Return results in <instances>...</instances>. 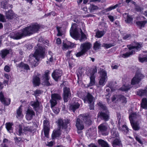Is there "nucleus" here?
I'll return each instance as SVG.
<instances>
[{
  "mask_svg": "<svg viewBox=\"0 0 147 147\" xmlns=\"http://www.w3.org/2000/svg\"><path fill=\"white\" fill-rule=\"evenodd\" d=\"M40 28V26L36 23L25 27L19 31L11 32L9 36L14 39L18 40L37 32Z\"/></svg>",
  "mask_w": 147,
  "mask_h": 147,
  "instance_id": "nucleus-1",
  "label": "nucleus"
},
{
  "mask_svg": "<svg viewBox=\"0 0 147 147\" xmlns=\"http://www.w3.org/2000/svg\"><path fill=\"white\" fill-rule=\"evenodd\" d=\"M37 49H36V51L34 55L31 54L30 57L31 58L30 60L31 61L33 64H36L37 63V61H38L44 58L45 55L44 49L43 46H42L40 44H38L37 45Z\"/></svg>",
  "mask_w": 147,
  "mask_h": 147,
  "instance_id": "nucleus-2",
  "label": "nucleus"
},
{
  "mask_svg": "<svg viewBox=\"0 0 147 147\" xmlns=\"http://www.w3.org/2000/svg\"><path fill=\"white\" fill-rule=\"evenodd\" d=\"M80 118L77 119L76 122V126L78 130H82L84 128L83 122L88 125H90L91 122L88 116H80Z\"/></svg>",
  "mask_w": 147,
  "mask_h": 147,
  "instance_id": "nucleus-3",
  "label": "nucleus"
},
{
  "mask_svg": "<svg viewBox=\"0 0 147 147\" xmlns=\"http://www.w3.org/2000/svg\"><path fill=\"white\" fill-rule=\"evenodd\" d=\"M98 105L103 110L101 112L98 113V117H99L100 118L105 121H108L109 116L108 114L109 112L107 108L105 105L102 104L101 102L98 103Z\"/></svg>",
  "mask_w": 147,
  "mask_h": 147,
  "instance_id": "nucleus-4",
  "label": "nucleus"
},
{
  "mask_svg": "<svg viewBox=\"0 0 147 147\" xmlns=\"http://www.w3.org/2000/svg\"><path fill=\"white\" fill-rule=\"evenodd\" d=\"M127 47L128 48L125 49L126 52L121 55V57L124 58H127L135 53V50L137 49L138 47V44L137 43L135 46L132 45H127Z\"/></svg>",
  "mask_w": 147,
  "mask_h": 147,
  "instance_id": "nucleus-5",
  "label": "nucleus"
},
{
  "mask_svg": "<svg viewBox=\"0 0 147 147\" xmlns=\"http://www.w3.org/2000/svg\"><path fill=\"white\" fill-rule=\"evenodd\" d=\"M137 115L136 113H133L129 115V119L131 124L133 128L135 130L138 129Z\"/></svg>",
  "mask_w": 147,
  "mask_h": 147,
  "instance_id": "nucleus-6",
  "label": "nucleus"
},
{
  "mask_svg": "<svg viewBox=\"0 0 147 147\" xmlns=\"http://www.w3.org/2000/svg\"><path fill=\"white\" fill-rule=\"evenodd\" d=\"M98 132L99 134L103 136H107L108 133L107 130L109 128L108 124L106 123H104L100 124L98 126Z\"/></svg>",
  "mask_w": 147,
  "mask_h": 147,
  "instance_id": "nucleus-7",
  "label": "nucleus"
},
{
  "mask_svg": "<svg viewBox=\"0 0 147 147\" xmlns=\"http://www.w3.org/2000/svg\"><path fill=\"white\" fill-rule=\"evenodd\" d=\"M76 24H74L72 25L70 30V33L71 36L76 40L78 39L80 37V34L76 28Z\"/></svg>",
  "mask_w": 147,
  "mask_h": 147,
  "instance_id": "nucleus-8",
  "label": "nucleus"
},
{
  "mask_svg": "<svg viewBox=\"0 0 147 147\" xmlns=\"http://www.w3.org/2000/svg\"><path fill=\"white\" fill-rule=\"evenodd\" d=\"M43 131L45 136L48 138L50 130L49 119L44 117L43 121Z\"/></svg>",
  "mask_w": 147,
  "mask_h": 147,
  "instance_id": "nucleus-9",
  "label": "nucleus"
},
{
  "mask_svg": "<svg viewBox=\"0 0 147 147\" xmlns=\"http://www.w3.org/2000/svg\"><path fill=\"white\" fill-rule=\"evenodd\" d=\"M85 102H87L89 104L90 109V110L94 109V106L93 97L89 93H88L84 99Z\"/></svg>",
  "mask_w": 147,
  "mask_h": 147,
  "instance_id": "nucleus-10",
  "label": "nucleus"
},
{
  "mask_svg": "<svg viewBox=\"0 0 147 147\" xmlns=\"http://www.w3.org/2000/svg\"><path fill=\"white\" fill-rule=\"evenodd\" d=\"M63 96L64 102H67L71 96V92L69 88L66 86L64 87Z\"/></svg>",
  "mask_w": 147,
  "mask_h": 147,
  "instance_id": "nucleus-11",
  "label": "nucleus"
},
{
  "mask_svg": "<svg viewBox=\"0 0 147 147\" xmlns=\"http://www.w3.org/2000/svg\"><path fill=\"white\" fill-rule=\"evenodd\" d=\"M97 72V69L95 67L92 69L90 73V82L88 86H91L94 85L95 84V78Z\"/></svg>",
  "mask_w": 147,
  "mask_h": 147,
  "instance_id": "nucleus-12",
  "label": "nucleus"
},
{
  "mask_svg": "<svg viewBox=\"0 0 147 147\" xmlns=\"http://www.w3.org/2000/svg\"><path fill=\"white\" fill-rule=\"evenodd\" d=\"M49 72L48 71H46L42 76L41 82L42 84L44 86H48L51 85V84L49 81Z\"/></svg>",
  "mask_w": 147,
  "mask_h": 147,
  "instance_id": "nucleus-13",
  "label": "nucleus"
},
{
  "mask_svg": "<svg viewBox=\"0 0 147 147\" xmlns=\"http://www.w3.org/2000/svg\"><path fill=\"white\" fill-rule=\"evenodd\" d=\"M70 122V120L68 119L63 120L62 119H59L58 120L57 123L60 128L66 129Z\"/></svg>",
  "mask_w": 147,
  "mask_h": 147,
  "instance_id": "nucleus-14",
  "label": "nucleus"
},
{
  "mask_svg": "<svg viewBox=\"0 0 147 147\" xmlns=\"http://www.w3.org/2000/svg\"><path fill=\"white\" fill-rule=\"evenodd\" d=\"M33 129V127L31 126L23 127L22 125H20L19 126L18 135H21L23 133L26 131H31Z\"/></svg>",
  "mask_w": 147,
  "mask_h": 147,
  "instance_id": "nucleus-15",
  "label": "nucleus"
},
{
  "mask_svg": "<svg viewBox=\"0 0 147 147\" xmlns=\"http://www.w3.org/2000/svg\"><path fill=\"white\" fill-rule=\"evenodd\" d=\"M92 46V44L89 42H86L81 44L80 48L85 53L90 49Z\"/></svg>",
  "mask_w": 147,
  "mask_h": 147,
  "instance_id": "nucleus-16",
  "label": "nucleus"
},
{
  "mask_svg": "<svg viewBox=\"0 0 147 147\" xmlns=\"http://www.w3.org/2000/svg\"><path fill=\"white\" fill-rule=\"evenodd\" d=\"M40 74H38L36 76H33L32 83L34 86H39L40 83Z\"/></svg>",
  "mask_w": 147,
  "mask_h": 147,
  "instance_id": "nucleus-17",
  "label": "nucleus"
},
{
  "mask_svg": "<svg viewBox=\"0 0 147 147\" xmlns=\"http://www.w3.org/2000/svg\"><path fill=\"white\" fill-rule=\"evenodd\" d=\"M62 73L61 70H56L53 73L52 76L55 81H57L61 77Z\"/></svg>",
  "mask_w": 147,
  "mask_h": 147,
  "instance_id": "nucleus-18",
  "label": "nucleus"
},
{
  "mask_svg": "<svg viewBox=\"0 0 147 147\" xmlns=\"http://www.w3.org/2000/svg\"><path fill=\"white\" fill-rule=\"evenodd\" d=\"M0 100L2 103L5 105H8L10 104V98H5L3 94L1 92H0Z\"/></svg>",
  "mask_w": 147,
  "mask_h": 147,
  "instance_id": "nucleus-19",
  "label": "nucleus"
},
{
  "mask_svg": "<svg viewBox=\"0 0 147 147\" xmlns=\"http://www.w3.org/2000/svg\"><path fill=\"white\" fill-rule=\"evenodd\" d=\"M30 105L32 106L35 111L37 113L40 109V104L39 101L37 100L36 101H31L30 103Z\"/></svg>",
  "mask_w": 147,
  "mask_h": 147,
  "instance_id": "nucleus-20",
  "label": "nucleus"
},
{
  "mask_svg": "<svg viewBox=\"0 0 147 147\" xmlns=\"http://www.w3.org/2000/svg\"><path fill=\"white\" fill-rule=\"evenodd\" d=\"M35 115V113L33 110L30 109H28L26 116V119L28 120H31Z\"/></svg>",
  "mask_w": 147,
  "mask_h": 147,
  "instance_id": "nucleus-21",
  "label": "nucleus"
},
{
  "mask_svg": "<svg viewBox=\"0 0 147 147\" xmlns=\"http://www.w3.org/2000/svg\"><path fill=\"white\" fill-rule=\"evenodd\" d=\"M75 47V45L73 43L70 42H67L65 43H63V50H66L70 47Z\"/></svg>",
  "mask_w": 147,
  "mask_h": 147,
  "instance_id": "nucleus-22",
  "label": "nucleus"
},
{
  "mask_svg": "<svg viewBox=\"0 0 147 147\" xmlns=\"http://www.w3.org/2000/svg\"><path fill=\"white\" fill-rule=\"evenodd\" d=\"M112 146L113 147H122V145L119 138H115L113 141Z\"/></svg>",
  "mask_w": 147,
  "mask_h": 147,
  "instance_id": "nucleus-23",
  "label": "nucleus"
},
{
  "mask_svg": "<svg viewBox=\"0 0 147 147\" xmlns=\"http://www.w3.org/2000/svg\"><path fill=\"white\" fill-rule=\"evenodd\" d=\"M123 16L125 19V22L128 24H130L131 23L133 20V18L131 16L128 15L126 13H125L123 14Z\"/></svg>",
  "mask_w": 147,
  "mask_h": 147,
  "instance_id": "nucleus-24",
  "label": "nucleus"
},
{
  "mask_svg": "<svg viewBox=\"0 0 147 147\" xmlns=\"http://www.w3.org/2000/svg\"><path fill=\"white\" fill-rule=\"evenodd\" d=\"M14 15V13L12 10H9L8 11H5V16L7 19H11L13 18Z\"/></svg>",
  "mask_w": 147,
  "mask_h": 147,
  "instance_id": "nucleus-25",
  "label": "nucleus"
},
{
  "mask_svg": "<svg viewBox=\"0 0 147 147\" xmlns=\"http://www.w3.org/2000/svg\"><path fill=\"white\" fill-rule=\"evenodd\" d=\"M119 129L125 134H127L129 131V129L126 125H123L121 127L119 126Z\"/></svg>",
  "mask_w": 147,
  "mask_h": 147,
  "instance_id": "nucleus-26",
  "label": "nucleus"
},
{
  "mask_svg": "<svg viewBox=\"0 0 147 147\" xmlns=\"http://www.w3.org/2000/svg\"><path fill=\"white\" fill-rule=\"evenodd\" d=\"M98 73L100 74L99 78L107 79V71L103 69H100Z\"/></svg>",
  "mask_w": 147,
  "mask_h": 147,
  "instance_id": "nucleus-27",
  "label": "nucleus"
},
{
  "mask_svg": "<svg viewBox=\"0 0 147 147\" xmlns=\"http://www.w3.org/2000/svg\"><path fill=\"white\" fill-rule=\"evenodd\" d=\"M23 117L22 109L20 106L16 111V117L18 119H20L22 118Z\"/></svg>",
  "mask_w": 147,
  "mask_h": 147,
  "instance_id": "nucleus-28",
  "label": "nucleus"
},
{
  "mask_svg": "<svg viewBox=\"0 0 147 147\" xmlns=\"http://www.w3.org/2000/svg\"><path fill=\"white\" fill-rule=\"evenodd\" d=\"M107 80V79L99 78L98 85L97 86V87H100L104 86Z\"/></svg>",
  "mask_w": 147,
  "mask_h": 147,
  "instance_id": "nucleus-29",
  "label": "nucleus"
},
{
  "mask_svg": "<svg viewBox=\"0 0 147 147\" xmlns=\"http://www.w3.org/2000/svg\"><path fill=\"white\" fill-rule=\"evenodd\" d=\"M80 106V104L76 101L75 102V103H73L71 105L70 108L73 111V112H74L76 109L79 108Z\"/></svg>",
  "mask_w": 147,
  "mask_h": 147,
  "instance_id": "nucleus-30",
  "label": "nucleus"
},
{
  "mask_svg": "<svg viewBox=\"0 0 147 147\" xmlns=\"http://www.w3.org/2000/svg\"><path fill=\"white\" fill-rule=\"evenodd\" d=\"M98 142L102 147H110L108 143L103 140L100 139L98 140Z\"/></svg>",
  "mask_w": 147,
  "mask_h": 147,
  "instance_id": "nucleus-31",
  "label": "nucleus"
},
{
  "mask_svg": "<svg viewBox=\"0 0 147 147\" xmlns=\"http://www.w3.org/2000/svg\"><path fill=\"white\" fill-rule=\"evenodd\" d=\"M13 125V123H7L5 124L6 128L10 133L13 132V129L12 126Z\"/></svg>",
  "mask_w": 147,
  "mask_h": 147,
  "instance_id": "nucleus-32",
  "label": "nucleus"
},
{
  "mask_svg": "<svg viewBox=\"0 0 147 147\" xmlns=\"http://www.w3.org/2000/svg\"><path fill=\"white\" fill-rule=\"evenodd\" d=\"M111 134L112 137L113 138H117L119 137V135L118 132L116 131V129L115 128H113L111 131Z\"/></svg>",
  "mask_w": 147,
  "mask_h": 147,
  "instance_id": "nucleus-33",
  "label": "nucleus"
},
{
  "mask_svg": "<svg viewBox=\"0 0 147 147\" xmlns=\"http://www.w3.org/2000/svg\"><path fill=\"white\" fill-rule=\"evenodd\" d=\"M9 53V50L5 49L1 51L0 55L2 58H4L7 54Z\"/></svg>",
  "mask_w": 147,
  "mask_h": 147,
  "instance_id": "nucleus-34",
  "label": "nucleus"
},
{
  "mask_svg": "<svg viewBox=\"0 0 147 147\" xmlns=\"http://www.w3.org/2000/svg\"><path fill=\"white\" fill-rule=\"evenodd\" d=\"M105 33V32L104 30H98L96 32L95 36L97 38H101Z\"/></svg>",
  "mask_w": 147,
  "mask_h": 147,
  "instance_id": "nucleus-35",
  "label": "nucleus"
},
{
  "mask_svg": "<svg viewBox=\"0 0 147 147\" xmlns=\"http://www.w3.org/2000/svg\"><path fill=\"white\" fill-rule=\"evenodd\" d=\"M13 7L12 5H10L8 4L6 2H3L2 3V8L5 9H8L9 8H12Z\"/></svg>",
  "mask_w": 147,
  "mask_h": 147,
  "instance_id": "nucleus-36",
  "label": "nucleus"
},
{
  "mask_svg": "<svg viewBox=\"0 0 147 147\" xmlns=\"http://www.w3.org/2000/svg\"><path fill=\"white\" fill-rule=\"evenodd\" d=\"M141 106L144 109H147V99L146 98H142V100Z\"/></svg>",
  "mask_w": 147,
  "mask_h": 147,
  "instance_id": "nucleus-37",
  "label": "nucleus"
},
{
  "mask_svg": "<svg viewBox=\"0 0 147 147\" xmlns=\"http://www.w3.org/2000/svg\"><path fill=\"white\" fill-rule=\"evenodd\" d=\"M51 98L56 100H60L61 99V96L59 94L57 93L52 94L51 95Z\"/></svg>",
  "mask_w": 147,
  "mask_h": 147,
  "instance_id": "nucleus-38",
  "label": "nucleus"
},
{
  "mask_svg": "<svg viewBox=\"0 0 147 147\" xmlns=\"http://www.w3.org/2000/svg\"><path fill=\"white\" fill-rule=\"evenodd\" d=\"M147 23V21L146 20L138 21V28L141 29L142 28L144 27Z\"/></svg>",
  "mask_w": 147,
  "mask_h": 147,
  "instance_id": "nucleus-39",
  "label": "nucleus"
},
{
  "mask_svg": "<svg viewBox=\"0 0 147 147\" xmlns=\"http://www.w3.org/2000/svg\"><path fill=\"white\" fill-rule=\"evenodd\" d=\"M98 8V7L97 6L93 4H91L90 7L89 8V9L90 12H92L94 11L97 10Z\"/></svg>",
  "mask_w": 147,
  "mask_h": 147,
  "instance_id": "nucleus-40",
  "label": "nucleus"
},
{
  "mask_svg": "<svg viewBox=\"0 0 147 147\" xmlns=\"http://www.w3.org/2000/svg\"><path fill=\"white\" fill-rule=\"evenodd\" d=\"M101 44L98 41H96L94 43L93 48L95 50L98 49L100 47Z\"/></svg>",
  "mask_w": 147,
  "mask_h": 147,
  "instance_id": "nucleus-41",
  "label": "nucleus"
},
{
  "mask_svg": "<svg viewBox=\"0 0 147 147\" xmlns=\"http://www.w3.org/2000/svg\"><path fill=\"white\" fill-rule=\"evenodd\" d=\"M60 130H59L55 131L52 135V136L53 139L57 137H59L60 135Z\"/></svg>",
  "mask_w": 147,
  "mask_h": 147,
  "instance_id": "nucleus-42",
  "label": "nucleus"
},
{
  "mask_svg": "<svg viewBox=\"0 0 147 147\" xmlns=\"http://www.w3.org/2000/svg\"><path fill=\"white\" fill-rule=\"evenodd\" d=\"M81 33V37L80 39V42H82L86 40L87 38L86 35L82 32V29H80Z\"/></svg>",
  "mask_w": 147,
  "mask_h": 147,
  "instance_id": "nucleus-43",
  "label": "nucleus"
},
{
  "mask_svg": "<svg viewBox=\"0 0 147 147\" xmlns=\"http://www.w3.org/2000/svg\"><path fill=\"white\" fill-rule=\"evenodd\" d=\"M138 82V75L136 74L131 80V84L132 85H135Z\"/></svg>",
  "mask_w": 147,
  "mask_h": 147,
  "instance_id": "nucleus-44",
  "label": "nucleus"
},
{
  "mask_svg": "<svg viewBox=\"0 0 147 147\" xmlns=\"http://www.w3.org/2000/svg\"><path fill=\"white\" fill-rule=\"evenodd\" d=\"M139 61L142 63L147 62V55H144L142 57H140Z\"/></svg>",
  "mask_w": 147,
  "mask_h": 147,
  "instance_id": "nucleus-45",
  "label": "nucleus"
},
{
  "mask_svg": "<svg viewBox=\"0 0 147 147\" xmlns=\"http://www.w3.org/2000/svg\"><path fill=\"white\" fill-rule=\"evenodd\" d=\"M50 102L51 104V107H54L57 104V100H55L51 98V99L50 100Z\"/></svg>",
  "mask_w": 147,
  "mask_h": 147,
  "instance_id": "nucleus-46",
  "label": "nucleus"
},
{
  "mask_svg": "<svg viewBox=\"0 0 147 147\" xmlns=\"http://www.w3.org/2000/svg\"><path fill=\"white\" fill-rule=\"evenodd\" d=\"M85 53H86L82 50H81V51L77 53L76 55L77 57H80L84 55Z\"/></svg>",
  "mask_w": 147,
  "mask_h": 147,
  "instance_id": "nucleus-47",
  "label": "nucleus"
},
{
  "mask_svg": "<svg viewBox=\"0 0 147 147\" xmlns=\"http://www.w3.org/2000/svg\"><path fill=\"white\" fill-rule=\"evenodd\" d=\"M120 95H115L113 96L112 100L113 101L115 100H118L119 99Z\"/></svg>",
  "mask_w": 147,
  "mask_h": 147,
  "instance_id": "nucleus-48",
  "label": "nucleus"
},
{
  "mask_svg": "<svg viewBox=\"0 0 147 147\" xmlns=\"http://www.w3.org/2000/svg\"><path fill=\"white\" fill-rule=\"evenodd\" d=\"M119 100H121L122 102L126 103L127 102L126 98L124 96L121 95H120Z\"/></svg>",
  "mask_w": 147,
  "mask_h": 147,
  "instance_id": "nucleus-49",
  "label": "nucleus"
},
{
  "mask_svg": "<svg viewBox=\"0 0 147 147\" xmlns=\"http://www.w3.org/2000/svg\"><path fill=\"white\" fill-rule=\"evenodd\" d=\"M42 92L43 91L40 90H37L34 91L33 95L35 96H38L39 94H41Z\"/></svg>",
  "mask_w": 147,
  "mask_h": 147,
  "instance_id": "nucleus-50",
  "label": "nucleus"
},
{
  "mask_svg": "<svg viewBox=\"0 0 147 147\" xmlns=\"http://www.w3.org/2000/svg\"><path fill=\"white\" fill-rule=\"evenodd\" d=\"M61 27H57V29L58 32V34H57V36H61L62 35V30Z\"/></svg>",
  "mask_w": 147,
  "mask_h": 147,
  "instance_id": "nucleus-51",
  "label": "nucleus"
},
{
  "mask_svg": "<svg viewBox=\"0 0 147 147\" xmlns=\"http://www.w3.org/2000/svg\"><path fill=\"white\" fill-rule=\"evenodd\" d=\"M53 110V112L56 114H57L59 112V109L57 107H53L51 108Z\"/></svg>",
  "mask_w": 147,
  "mask_h": 147,
  "instance_id": "nucleus-52",
  "label": "nucleus"
},
{
  "mask_svg": "<svg viewBox=\"0 0 147 147\" xmlns=\"http://www.w3.org/2000/svg\"><path fill=\"white\" fill-rule=\"evenodd\" d=\"M0 21L5 22H6L5 16L3 14L0 13Z\"/></svg>",
  "mask_w": 147,
  "mask_h": 147,
  "instance_id": "nucleus-53",
  "label": "nucleus"
},
{
  "mask_svg": "<svg viewBox=\"0 0 147 147\" xmlns=\"http://www.w3.org/2000/svg\"><path fill=\"white\" fill-rule=\"evenodd\" d=\"M146 92V90H140L138 92V95L141 96L144 95Z\"/></svg>",
  "mask_w": 147,
  "mask_h": 147,
  "instance_id": "nucleus-54",
  "label": "nucleus"
},
{
  "mask_svg": "<svg viewBox=\"0 0 147 147\" xmlns=\"http://www.w3.org/2000/svg\"><path fill=\"white\" fill-rule=\"evenodd\" d=\"M130 89V87L126 86L125 85L123 86L121 88V90L123 91H125L128 90Z\"/></svg>",
  "mask_w": 147,
  "mask_h": 147,
  "instance_id": "nucleus-55",
  "label": "nucleus"
},
{
  "mask_svg": "<svg viewBox=\"0 0 147 147\" xmlns=\"http://www.w3.org/2000/svg\"><path fill=\"white\" fill-rule=\"evenodd\" d=\"M115 7L114 6H110L109 7L105 9L104 10L106 12H107L109 11H110L113 9H115Z\"/></svg>",
  "mask_w": 147,
  "mask_h": 147,
  "instance_id": "nucleus-56",
  "label": "nucleus"
},
{
  "mask_svg": "<svg viewBox=\"0 0 147 147\" xmlns=\"http://www.w3.org/2000/svg\"><path fill=\"white\" fill-rule=\"evenodd\" d=\"M131 35L130 34H127L123 36V39L124 40L129 39L131 38Z\"/></svg>",
  "mask_w": 147,
  "mask_h": 147,
  "instance_id": "nucleus-57",
  "label": "nucleus"
},
{
  "mask_svg": "<svg viewBox=\"0 0 147 147\" xmlns=\"http://www.w3.org/2000/svg\"><path fill=\"white\" fill-rule=\"evenodd\" d=\"M144 76L141 73H138V82L139 80H140L141 79L143 78Z\"/></svg>",
  "mask_w": 147,
  "mask_h": 147,
  "instance_id": "nucleus-58",
  "label": "nucleus"
},
{
  "mask_svg": "<svg viewBox=\"0 0 147 147\" xmlns=\"http://www.w3.org/2000/svg\"><path fill=\"white\" fill-rule=\"evenodd\" d=\"M19 67H22L24 69L26 70L29 69V67L28 65H20V66Z\"/></svg>",
  "mask_w": 147,
  "mask_h": 147,
  "instance_id": "nucleus-59",
  "label": "nucleus"
},
{
  "mask_svg": "<svg viewBox=\"0 0 147 147\" xmlns=\"http://www.w3.org/2000/svg\"><path fill=\"white\" fill-rule=\"evenodd\" d=\"M113 46V45L112 44H106L104 45V46L107 49Z\"/></svg>",
  "mask_w": 147,
  "mask_h": 147,
  "instance_id": "nucleus-60",
  "label": "nucleus"
},
{
  "mask_svg": "<svg viewBox=\"0 0 147 147\" xmlns=\"http://www.w3.org/2000/svg\"><path fill=\"white\" fill-rule=\"evenodd\" d=\"M10 68L7 65H6L4 67V70L7 72H9L10 71Z\"/></svg>",
  "mask_w": 147,
  "mask_h": 147,
  "instance_id": "nucleus-61",
  "label": "nucleus"
},
{
  "mask_svg": "<svg viewBox=\"0 0 147 147\" xmlns=\"http://www.w3.org/2000/svg\"><path fill=\"white\" fill-rule=\"evenodd\" d=\"M125 2L127 4H128L129 3L131 2L132 4L136 5V2L132 1V0H125Z\"/></svg>",
  "mask_w": 147,
  "mask_h": 147,
  "instance_id": "nucleus-62",
  "label": "nucleus"
},
{
  "mask_svg": "<svg viewBox=\"0 0 147 147\" xmlns=\"http://www.w3.org/2000/svg\"><path fill=\"white\" fill-rule=\"evenodd\" d=\"M108 17L111 22H113L114 20V18L113 16L111 15H109L108 16Z\"/></svg>",
  "mask_w": 147,
  "mask_h": 147,
  "instance_id": "nucleus-63",
  "label": "nucleus"
},
{
  "mask_svg": "<svg viewBox=\"0 0 147 147\" xmlns=\"http://www.w3.org/2000/svg\"><path fill=\"white\" fill-rule=\"evenodd\" d=\"M14 139L15 140L16 143H18L21 140V139L20 138H18L17 137L15 138Z\"/></svg>",
  "mask_w": 147,
  "mask_h": 147,
  "instance_id": "nucleus-64",
  "label": "nucleus"
}]
</instances>
